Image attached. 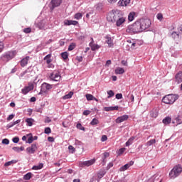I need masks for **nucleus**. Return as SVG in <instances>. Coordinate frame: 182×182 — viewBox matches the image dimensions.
Segmentation results:
<instances>
[{"label":"nucleus","mask_w":182,"mask_h":182,"mask_svg":"<svg viewBox=\"0 0 182 182\" xmlns=\"http://www.w3.org/2000/svg\"><path fill=\"white\" fill-rule=\"evenodd\" d=\"M50 58H52V54H48L44 58V60H46V63L48 65L52 62V59H50Z\"/></svg>","instance_id":"nucleus-28"},{"label":"nucleus","mask_w":182,"mask_h":182,"mask_svg":"<svg viewBox=\"0 0 182 182\" xmlns=\"http://www.w3.org/2000/svg\"><path fill=\"white\" fill-rule=\"evenodd\" d=\"M102 141H106L107 140V136L103 135L101 138Z\"/></svg>","instance_id":"nucleus-61"},{"label":"nucleus","mask_w":182,"mask_h":182,"mask_svg":"<svg viewBox=\"0 0 182 182\" xmlns=\"http://www.w3.org/2000/svg\"><path fill=\"white\" fill-rule=\"evenodd\" d=\"M41 168H43V164H40L38 166H33L32 170H41Z\"/></svg>","instance_id":"nucleus-36"},{"label":"nucleus","mask_w":182,"mask_h":182,"mask_svg":"<svg viewBox=\"0 0 182 182\" xmlns=\"http://www.w3.org/2000/svg\"><path fill=\"white\" fill-rule=\"evenodd\" d=\"M129 168V164H125L119 168V171H126Z\"/></svg>","instance_id":"nucleus-37"},{"label":"nucleus","mask_w":182,"mask_h":182,"mask_svg":"<svg viewBox=\"0 0 182 182\" xmlns=\"http://www.w3.org/2000/svg\"><path fill=\"white\" fill-rule=\"evenodd\" d=\"M76 48V44L74 43H72L69 47H68V50L70 51V50H73V49H75Z\"/></svg>","instance_id":"nucleus-43"},{"label":"nucleus","mask_w":182,"mask_h":182,"mask_svg":"<svg viewBox=\"0 0 182 182\" xmlns=\"http://www.w3.org/2000/svg\"><path fill=\"white\" fill-rule=\"evenodd\" d=\"M44 133H46V134H50V133H52V129H50V127H46L45 129Z\"/></svg>","instance_id":"nucleus-47"},{"label":"nucleus","mask_w":182,"mask_h":182,"mask_svg":"<svg viewBox=\"0 0 182 182\" xmlns=\"http://www.w3.org/2000/svg\"><path fill=\"white\" fill-rule=\"evenodd\" d=\"M61 56L64 60H66V59L69 58V53H68V52L62 53Z\"/></svg>","instance_id":"nucleus-40"},{"label":"nucleus","mask_w":182,"mask_h":182,"mask_svg":"<svg viewBox=\"0 0 182 182\" xmlns=\"http://www.w3.org/2000/svg\"><path fill=\"white\" fill-rule=\"evenodd\" d=\"M112 167H113V163L110 162L109 164H108V165L107 166V170L112 168Z\"/></svg>","instance_id":"nucleus-59"},{"label":"nucleus","mask_w":182,"mask_h":182,"mask_svg":"<svg viewBox=\"0 0 182 182\" xmlns=\"http://www.w3.org/2000/svg\"><path fill=\"white\" fill-rule=\"evenodd\" d=\"M105 112H112L113 110H119V106L115 107H104Z\"/></svg>","instance_id":"nucleus-22"},{"label":"nucleus","mask_w":182,"mask_h":182,"mask_svg":"<svg viewBox=\"0 0 182 182\" xmlns=\"http://www.w3.org/2000/svg\"><path fill=\"white\" fill-rule=\"evenodd\" d=\"M85 97H86L87 100H88V101H90V100H93L94 96L92 95H90V94H87V95H85Z\"/></svg>","instance_id":"nucleus-46"},{"label":"nucleus","mask_w":182,"mask_h":182,"mask_svg":"<svg viewBox=\"0 0 182 182\" xmlns=\"http://www.w3.org/2000/svg\"><path fill=\"white\" fill-rule=\"evenodd\" d=\"M126 151V148H121L118 151V156H122Z\"/></svg>","instance_id":"nucleus-45"},{"label":"nucleus","mask_w":182,"mask_h":182,"mask_svg":"<svg viewBox=\"0 0 182 182\" xmlns=\"http://www.w3.org/2000/svg\"><path fill=\"white\" fill-rule=\"evenodd\" d=\"M96 162V159H90L89 161H85L82 163L83 166H87V167H89L90 166H92V164H95Z\"/></svg>","instance_id":"nucleus-17"},{"label":"nucleus","mask_w":182,"mask_h":182,"mask_svg":"<svg viewBox=\"0 0 182 182\" xmlns=\"http://www.w3.org/2000/svg\"><path fill=\"white\" fill-rule=\"evenodd\" d=\"M14 117H15V115L14 114H10L9 116V117H7V120H12V119H14Z\"/></svg>","instance_id":"nucleus-62"},{"label":"nucleus","mask_w":182,"mask_h":182,"mask_svg":"<svg viewBox=\"0 0 182 182\" xmlns=\"http://www.w3.org/2000/svg\"><path fill=\"white\" fill-rule=\"evenodd\" d=\"M19 123H21V119H18V120L15 121V122L10 126V127H14V126H15L16 124H19Z\"/></svg>","instance_id":"nucleus-52"},{"label":"nucleus","mask_w":182,"mask_h":182,"mask_svg":"<svg viewBox=\"0 0 182 182\" xmlns=\"http://www.w3.org/2000/svg\"><path fill=\"white\" fill-rule=\"evenodd\" d=\"M107 95H108L107 98L110 99V97H113V96H114V92H113V90H109L107 91Z\"/></svg>","instance_id":"nucleus-42"},{"label":"nucleus","mask_w":182,"mask_h":182,"mask_svg":"<svg viewBox=\"0 0 182 182\" xmlns=\"http://www.w3.org/2000/svg\"><path fill=\"white\" fill-rule=\"evenodd\" d=\"M156 18L157 19H159V21H163V14H158L156 15Z\"/></svg>","instance_id":"nucleus-50"},{"label":"nucleus","mask_w":182,"mask_h":182,"mask_svg":"<svg viewBox=\"0 0 182 182\" xmlns=\"http://www.w3.org/2000/svg\"><path fill=\"white\" fill-rule=\"evenodd\" d=\"M182 168L180 165L176 166L169 173V177L171 178H176L178 177L181 173Z\"/></svg>","instance_id":"nucleus-3"},{"label":"nucleus","mask_w":182,"mask_h":182,"mask_svg":"<svg viewBox=\"0 0 182 182\" xmlns=\"http://www.w3.org/2000/svg\"><path fill=\"white\" fill-rule=\"evenodd\" d=\"M95 8L97 11H102V9H103V4L102 3H98L95 6Z\"/></svg>","instance_id":"nucleus-38"},{"label":"nucleus","mask_w":182,"mask_h":182,"mask_svg":"<svg viewBox=\"0 0 182 182\" xmlns=\"http://www.w3.org/2000/svg\"><path fill=\"white\" fill-rule=\"evenodd\" d=\"M172 123L174 124L175 123H176V126H178V124H182V121L181 119H180V117H177L175 119V121H173Z\"/></svg>","instance_id":"nucleus-30"},{"label":"nucleus","mask_w":182,"mask_h":182,"mask_svg":"<svg viewBox=\"0 0 182 182\" xmlns=\"http://www.w3.org/2000/svg\"><path fill=\"white\" fill-rule=\"evenodd\" d=\"M105 174H106V171L105 170L100 171L97 173L98 178H102V177H104Z\"/></svg>","instance_id":"nucleus-34"},{"label":"nucleus","mask_w":182,"mask_h":182,"mask_svg":"<svg viewBox=\"0 0 182 182\" xmlns=\"http://www.w3.org/2000/svg\"><path fill=\"white\" fill-rule=\"evenodd\" d=\"M136 18V13L135 12H131L128 15V20L129 22H133L134 21V18Z\"/></svg>","instance_id":"nucleus-23"},{"label":"nucleus","mask_w":182,"mask_h":182,"mask_svg":"<svg viewBox=\"0 0 182 182\" xmlns=\"http://www.w3.org/2000/svg\"><path fill=\"white\" fill-rule=\"evenodd\" d=\"M126 31L127 33H129L130 35H134L136 33H140L143 32V30L141 29L140 22L139 21V20H136L133 24L127 26Z\"/></svg>","instance_id":"nucleus-1"},{"label":"nucleus","mask_w":182,"mask_h":182,"mask_svg":"<svg viewBox=\"0 0 182 182\" xmlns=\"http://www.w3.org/2000/svg\"><path fill=\"white\" fill-rule=\"evenodd\" d=\"M91 41L92 42L90 43L91 50H97V49H100V46L93 43V38H91Z\"/></svg>","instance_id":"nucleus-15"},{"label":"nucleus","mask_w":182,"mask_h":182,"mask_svg":"<svg viewBox=\"0 0 182 182\" xmlns=\"http://www.w3.org/2000/svg\"><path fill=\"white\" fill-rule=\"evenodd\" d=\"M68 150L70 153H71L72 154H73V153L76 151V149H75V147H73V146L72 145H70L68 146Z\"/></svg>","instance_id":"nucleus-41"},{"label":"nucleus","mask_w":182,"mask_h":182,"mask_svg":"<svg viewBox=\"0 0 182 182\" xmlns=\"http://www.w3.org/2000/svg\"><path fill=\"white\" fill-rule=\"evenodd\" d=\"M138 21L141 25L142 32L146 31V29H149L150 28V25H151V21L149 18H140Z\"/></svg>","instance_id":"nucleus-4"},{"label":"nucleus","mask_w":182,"mask_h":182,"mask_svg":"<svg viewBox=\"0 0 182 182\" xmlns=\"http://www.w3.org/2000/svg\"><path fill=\"white\" fill-rule=\"evenodd\" d=\"M34 87H35V85H33V82H28V86L24 87L21 90V93L23 95H28L29 92H31V90H33Z\"/></svg>","instance_id":"nucleus-7"},{"label":"nucleus","mask_w":182,"mask_h":182,"mask_svg":"<svg viewBox=\"0 0 182 182\" xmlns=\"http://www.w3.org/2000/svg\"><path fill=\"white\" fill-rule=\"evenodd\" d=\"M48 141H50V143H53V141H55V138H53V136H48Z\"/></svg>","instance_id":"nucleus-55"},{"label":"nucleus","mask_w":182,"mask_h":182,"mask_svg":"<svg viewBox=\"0 0 182 182\" xmlns=\"http://www.w3.org/2000/svg\"><path fill=\"white\" fill-rule=\"evenodd\" d=\"M79 22L73 20H65L64 21V25L65 26H70V25H74V26H76V25H78Z\"/></svg>","instance_id":"nucleus-13"},{"label":"nucleus","mask_w":182,"mask_h":182,"mask_svg":"<svg viewBox=\"0 0 182 182\" xmlns=\"http://www.w3.org/2000/svg\"><path fill=\"white\" fill-rule=\"evenodd\" d=\"M13 143H19V137L16 136L12 139Z\"/></svg>","instance_id":"nucleus-51"},{"label":"nucleus","mask_w":182,"mask_h":182,"mask_svg":"<svg viewBox=\"0 0 182 182\" xmlns=\"http://www.w3.org/2000/svg\"><path fill=\"white\" fill-rule=\"evenodd\" d=\"M26 126H28L29 127H32L33 126V123H35V119L32 118H27L26 119Z\"/></svg>","instance_id":"nucleus-21"},{"label":"nucleus","mask_w":182,"mask_h":182,"mask_svg":"<svg viewBox=\"0 0 182 182\" xmlns=\"http://www.w3.org/2000/svg\"><path fill=\"white\" fill-rule=\"evenodd\" d=\"M162 122L164 123V124H166V125L170 124V123H171V117H165L163 119Z\"/></svg>","instance_id":"nucleus-25"},{"label":"nucleus","mask_w":182,"mask_h":182,"mask_svg":"<svg viewBox=\"0 0 182 182\" xmlns=\"http://www.w3.org/2000/svg\"><path fill=\"white\" fill-rule=\"evenodd\" d=\"M175 79H176V82H177L178 83H181V82H182V71L178 72L175 75Z\"/></svg>","instance_id":"nucleus-18"},{"label":"nucleus","mask_w":182,"mask_h":182,"mask_svg":"<svg viewBox=\"0 0 182 182\" xmlns=\"http://www.w3.org/2000/svg\"><path fill=\"white\" fill-rule=\"evenodd\" d=\"M2 144H9V139H4L2 140Z\"/></svg>","instance_id":"nucleus-54"},{"label":"nucleus","mask_w":182,"mask_h":182,"mask_svg":"<svg viewBox=\"0 0 182 182\" xmlns=\"http://www.w3.org/2000/svg\"><path fill=\"white\" fill-rule=\"evenodd\" d=\"M129 119V115H122L116 119V123H123V122H126V120Z\"/></svg>","instance_id":"nucleus-14"},{"label":"nucleus","mask_w":182,"mask_h":182,"mask_svg":"<svg viewBox=\"0 0 182 182\" xmlns=\"http://www.w3.org/2000/svg\"><path fill=\"white\" fill-rule=\"evenodd\" d=\"M77 129H80V130H85V127H83V126H82V124H77Z\"/></svg>","instance_id":"nucleus-53"},{"label":"nucleus","mask_w":182,"mask_h":182,"mask_svg":"<svg viewBox=\"0 0 182 182\" xmlns=\"http://www.w3.org/2000/svg\"><path fill=\"white\" fill-rule=\"evenodd\" d=\"M150 116L151 117H154L156 119L157 116H159V113L157 112V109H153L152 111L150 112Z\"/></svg>","instance_id":"nucleus-26"},{"label":"nucleus","mask_w":182,"mask_h":182,"mask_svg":"<svg viewBox=\"0 0 182 182\" xmlns=\"http://www.w3.org/2000/svg\"><path fill=\"white\" fill-rule=\"evenodd\" d=\"M156 139H151L150 141H147L146 145V146H152V144H155Z\"/></svg>","instance_id":"nucleus-44"},{"label":"nucleus","mask_w":182,"mask_h":182,"mask_svg":"<svg viewBox=\"0 0 182 182\" xmlns=\"http://www.w3.org/2000/svg\"><path fill=\"white\" fill-rule=\"evenodd\" d=\"M76 60H77L78 62H82L83 60V57H82V56H77L76 57Z\"/></svg>","instance_id":"nucleus-56"},{"label":"nucleus","mask_w":182,"mask_h":182,"mask_svg":"<svg viewBox=\"0 0 182 182\" xmlns=\"http://www.w3.org/2000/svg\"><path fill=\"white\" fill-rule=\"evenodd\" d=\"M122 65H123V66H127V61L123 60L121 62Z\"/></svg>","instance_id":"nucleus-64"},{"label":"nucleus","mask_w":182,"mask_h":182,"mask_svg":"<svg viewBox=\"0 0 182 182\" xmlns=\"http://www.w3.org/2000/svg\"><path fill=\"white\" fill-rule=\"evenodd\" d=\"M82 16H83V15H82V13H77L75 14L74 18L75 19L79 21V19H82Z\"/></svg>","instance_id":"nucleus-39"},{"label":"nucleus","mask_w":182,"mask_h":182,"mask_svg":"<svg viewBox=\"0 0 182 182\" xmlns=\"http://www.w3.org/2000/svg\"><path fill=\"white\" fill-rule=\"evenodd\" d=\"M28 62H29V56H27L21 60V63H20L21 66L22 68H25V66H26V65H28Z\"/></svg>","instance_id":"nucleus-19"},{"label":"nucleus","mask_w":182,"mask_h":182,"mask_svg":"<svg viewBox=\"0 0 182 182\" xmlns=\"http://www.w3.org/2000/svg\"><path fill=\"white\" fill-rule=\"evenodd\" d=\"M123 15V13L120 10H112L109 12L107 19L108 22H112V23H114L118 18Z\"/></svg>","instance_id":"nucleus-2"},{"label":"nucleus","mask_w":182,"mask_h":182,"mask_svg":"<svg viewBox=\"0 0 182 182\" xmlns=\"http://www.w3.org/2000/svg\"><path fill=\"white\" fill-rule=\"evenodd\" d=\"M116 26H122L126 22V18L123 16V14L115 21Z\"/></svg>","instance_id":"nucleus-12"},{"label":"nucleus","mask_w":182,"mask_h":182,"mask_svg":"<svg viewBox=\"0 0 182 182\" xmlns=\"http://www.w3.org/2000/svg\"><path fill=\"white\" fill-rule=\"evenodd\" d=\"M134 139H136V137H134V136H132L131 138H129V139H128V141L126 142V146H130L131 144H133V141H134Z\"/></svg>","instance_id":"nucleus-29"},{"label":"nucleus","mask_w":182,"mask_h":182,"mask_svg":"<svg viewBox=\"0 0 182 182\" xmlns=\"http://www.w3.org/2000/svg\"><path fill=\"white\" fill-rule=\"evenodd\" d=\"M60 75L56 71L51 73L50 75V80H53L54 82H59L60 80Z\"/></svg>","instance_id":"nucleus-8"},{"label":"nucleus","mask_w":182,"mask_h":182,"mask_svg":"<svg viewBox=\"0 0 182 182\" xmlns=\"http://www.w3.org/2000/svg\"><path fill=\"white\" fill-rule=\"evenodd\" d=\"M124 73V69L122 68H117L115 69V74L116 75H123Z\"/></svg>","instance_id":"nucleus-27"},{"label":"nucleus","mask_w":182,"mask_h":182,"mask_svg":"<svg viewBox=\"0 0 182 182\" xmlns=\"http://www.w3.org/2000/svg\"><path fill=\"white\" fill-rule=\"evenodd\" d=\"M72 96H73V92H70L68 94L64 95L63 97V99L64 100H66V99H70L72 97Z\"/></svg>","instance_id":"nucleus-32"},{"label":"nucleus","mask_w":182,"mask_h":182,"mask_svg":"<svg viewBox=\"0 0 182 182\" xmlns=\"http://www.w3.org/2000/svg\"><path fill=\"white\" fill-rule=\"evenodd\" d=\"M33 141V136H30V137L28 139V143L29 144H31Z\"/></svg>","instance_id":"nucleus-58"},{"label":"nucleus","mask_w":182,"mask_h":182,"mask_svg":"<svg viewBox=\"0 0 182 182\" xmlns=\"http://www.w3.org/2000/svg\"><path fill=\"white\" fill-rule=\"evenodd\" d=\"M91 126H96V124H99V119L94 118L90 122Z\"/></svg>","instance_id":"nucleus-35"},{"label":"nucleus","mask_w":182,"mask_h":182,"mask_svg":"<svg viewBox=\"0 0 182 182\" xmlns=\"http://www.w3.org/2000/svg\"><path fill=\"white\" fill-rule=\"evenodd\" d=\"M62 4V0H52L50 2V9L51 11H53L55 8L57 6H59Z\"/></svg>","instance_id":"nucleus-11"},{"label":"nucleus","mask_w":182,"mask_h":182,"mask_svg":"<svg viewBox=\"0 0 182 182\" xmlns=\"http://www.w3.org/2000/svg\"><path fill=\"white\" fill-rule=\"evenodd\" d=\"M115 97L118 100L123 99V95L122 93H118L115 95Z\"/></svg>","instance_id":"nucleus-49"},{"label":"nucleus","mask_w":182,"mask_h":182,"mask_svg":"<svg viewBox=\"0 0 182 182\" xmlns=\"http://www.w3.org/2000/svg\"><path fill=\"white\" fill-rule=\"evenodd\" d=\"M4 50V43L0 41V53Z\"/></svg>","instance_id":"nucleus-60"},{"label":"nucleus","mask_w":182,"mask_h":182,"mask_svg":"<svg viewBox=\"0 0 182 182\" xmlns=\"http://www.w3.org/2000/svg\"><path fill=\"white\" fill-rule=\"evenodd\" d=\"M130 4V0H119L118 1V6H127Z\"/></svg>","instance_id":"nucleus-16"},{"label":"nucleus","mask_w":182,"mask_h":182,"mask_svg":"<svg viewBox=\"0 0 182 182\" xmlns=\"http://www.w3.org/2000/svg\"><path fill=\"white\" fill-rule=\"evenodd\" d=\"M105 39H107L106 42H107L108 46H109V48H113L114 44H113V40H112V37H109V36H107L105 37Z\"/></svg>","instance_id":"nucleus-20"},{"label":"nucleus","mask_w":182,"mask_h":182,"mask_svg":"<svg viewBox=\"0 0 182 182\" xmlns=\"http://www.w3.org/2000/svg\"><path fill=\"white\" fill-rule=\"evenodd\" d=\"M31 178H32V173H31V172L27 173L23 176L24 180H31Z\"/></svg>","instance_id":"nucleus-33"},{"label":"nucleus","mask_w":182,"mask_h":182,"mask_svg":"<svg viewBox=\"0 0 182 182\" xmlns=\"http://www.w3.org/2000/svg\"><path fill=\"white\" fill-rule=\"evenodd\" d=\"M16 55V54L15 53V51L6 52L1 55V60L6 63L9 62V60H11V59H14V58H15Z\"/></svg>","instance_id":"nucleus-6"},{"label":"nucleus","mask_w":182,"mask_h":182,"mask_svg":"<svg viewBox=\"0 0 182 182\" xmlns=\"http://www.w3.org/2000/svg\"><path fill=\"white\" fill-rule=\"evenodd\" d=\"M53 85L46 83V82H43L41 85V92H43V93H46V92H48V90H50V89H52Z\"/></svg>","instance_id":"nucleus-10"},{"label":"nucleus","mask_w":182,"mask_h":182,"mask_svg":"<svg viewBox=\"0 0 182 182\" xmlns=\"http://www.w3.org/2000/svg\"><path fill=\"white\" fill-rule=\"evenodd\" d=\"M13 150H14V151H17V152H19V151H20V149H19V147H18V146H14V147H13Z\"/></svg>","instance_id":"nucleus-63"},{"label":"nucleus","mask_w":182,"mask_h":182,"mask_svg":"<svg viewBox=\"0 0 182 182\" xmlns=\"http://www.w3.org/2000/svg\"><path fill=\"white\" fill-rule=\"evenodd\" d=\"M16 163H18V161L16 160H12V161L5 163L4 166H5V167H9V166H12V164H15Z\"/></svg>","instance_id":"nucleus-31"},{"label":"nucleus","mask_w":182,"mask_h":182,"mask_svg":"<svg viewBox=\"0 0 182 182\" xmlns=\"http://www.w3.org/2000/svg\"><path fill=\"white\" fill-rule=\"evenodd\" d=\"M177 100V97L175 95L170 94L163 97L162 102L166 105H173Z\"/></svg>","instance_id":"nucleus-5"},{"label":"nucleus","mask_w":182,"mask_h":182,"mask_svg":"<svg viewBox=\"0 0 182 182\" xmlns=\"http://www.w3.org/2000/svg\"><path fill=\"white\" fill-rule=\"evenodd\" d=\"M24 33H31L32 32V28H26L23 29Z\"/></svg>","instance_id":"nucleus-48"},{"label":"nucleus","mask_w":182,"mask_h":182,"mask_svg":"<svg viewBox=\"0 0 182 182\" xmlns=\"http://www.w3.org/2000/svg\"><path fill=\"white\" fill-rule=\"evenodd\" d=\"M38 150V144H32L30 147L26 148L28 154H35V152Z\"/></svg>","instance_id":"nucleus-9"},{"label":"nucleus","mask_w":182,"mask_h":182,"mask_svg":"<svg viewBox=\"0 0 182 182\" xmlns=\"http://www.w3.org/2000/svg\"><path fill=\"white\" fill-rule=\"evenodd\" d=\"M82 114H84V116H88V114H90V110H85L83 112Z\"/></svg>","instance_id":"nucleus-57"},{"label":"nucleus","mask_w":182,"mask_h":182,"mask_svg":"<svg viewBox=\"0 0 182 182\" xmlns=\"http://www.w3.org/2000/svg\"><path fill=\"white\" fill-rule=\"evenodd\" d=\"M103 157H102V166H105L106 164V159L110 156V154L108 152H105L103 154Z\"/></svg>","instance_id":"nucleus-24"}]
</instances>
